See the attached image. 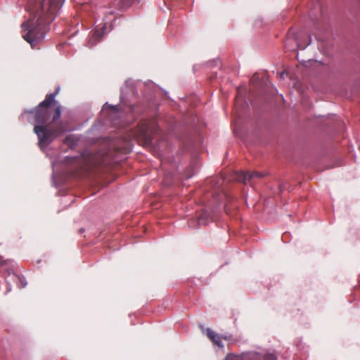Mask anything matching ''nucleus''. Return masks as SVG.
Returning <instances> with one entry per match:
<instances>
[{"label":"nucleus","mask_w":360,"mask_h":360,"mask_svg":"<svg viewBox=\"0 0 360 360\" xmlns=\"http://www.w3.org/2000/svg\"><path fill=\"white\" fill-rule=\"evenodd\" d=\"M258 79H259V76L257 74H255L252 78L250 79V82L253 84V85H257L258 84Z\"/></svg>","instance_id":"1a4fd4ad"},{"label":"nucleus","mask_w":360,"mask_h":360,"mask_svg":"<svg viewBox=\"0 0 360 360\" xmlns=\"http://www.w3.org/2000/svg\"><path fill=\"white\" fill-rule=\"evenodd\" d=\"M53 0H30L27 10L30 13L27 22L22 24V37L29 44H38L41 41L46 32V22L43 15L46 11L47 21L53 18V12L56 11Z\"/></svg>","instance_id":"f03ea898"},{"label":"nucleus","mask_w":360,"mask_h":360,"mask_svg":"<svg viewBox=\"0 0 360 360\" xmlns=\"http://www.w3.org/2000/svg\"><path fill=\"white\" fill-rule=\"evenodd\" d=\"M307 41H304L300 39L299 36H295V42L297 44V46L300 45H310L311 43V39L309 36L306 37Z\"/></svg>","instance_id":"0eeeda50"},{"label":"nucleus","mask_w":360,"mask_h":360,"mask_svg":"<svg viewBox=\"0 0 360 360\" xmlns=\"http://www.w3.org/2000/svg\"><path fill=\"white\" fill-rule=\"evenodd\" d=\"M58 91L46 96L45 99L33 110H25L21 114L22 118L25 114H30L37 124L34 131L39 139V146H46L53 139L67 131L63 122L60 120L62 106L56 101Z\"/></svg>","instance_id":"f257e3e1"},{"label":"nucleus","mask_w":360,"mask_h":360,"mask_svg":"<svg viewBox=\"0 0 360 360\" xmlns=\"http://www.w3.org/2000/svg\"><path fill=\"white\" fill-rule=\"evenodd\" d=\"M301 49H300V51H304V49L307 47V46H300Z\"/></svg>","instance_id":"2eb2a0df"},{"label":"nucleus","mask_w":360,"mask_h":360,"mask_svg":"<svg viewBox=\"0 0 360 360\" xmlns=\"http://www.w3.org/2000/svg\"><path fill=\"white\" fill-rule=\"evenodd\" d=\"M292 34H293V33L292 32V31H290L289 33H288V37H290Z\"/></svg>","instance_id":"a211bd4d"},{"label":"nucleus","mask_w":360,"mask_h":360,"mask_svg":"<svg viewBox=\"0 0 360 360\" xmlns=\"http://www.w3.org/2000/svg\"><path fill=\"white\" fill-rule=\"evenodd\" d=\"M206 335L214 345H217L219 347H224L221 337L212 329L207 328Z\"/></svg>","instance_id":"39448f33"},{"label":"nucleus","mask_w":360,"mask_h":360,"mask_svg":"<svg viewBox=\"0 0 360 360\" xmlns=\"http://www.w3.org/2000/svg\"><path fill=\"white\" fill-rule=\"evenodd\" d=\"M202 217L199 218V224H202L203 223L202 221Z\"/></svg>","instance_id":"dca6fc26"},{"label":"nucleus","mask_w":360,"mask_h":360,"mask_svg":"<svg viewBox=\"0 0 360 360\" xmlns=\"http://www.w3.org/2000/svg\"><path fill=\"white\" fill-rule=\"evenodd\" d=\"M225 211L228 214H231L229 205L226 204L224 207Z\"/></svg>","instance_id":"ddd939ff"},{"label":"nucleus","mask_w":360,"mask_h":360,"mask_svg":"<svg viewBox=\"0 0 360 360\" xmlns=\"http://www.w3.org/2000/svg\"><path fill=\"white\" fill-rule=\"evenodd\" d=\"M109 108L112 109L114 112H117L118 111L117 106L109 105Z\"/></svg>","instance_id":"9b49d317"},{"label":"nucleus","mask_w":360,"mask_h":360,"mask_svg":"<svg viewBox=\"0 0 360 360\" xmlns=\"http://www.w3.org/2000/svg\"><path fill=\"white\" fill-rule=\"evenodd\" d=\"M240 90L238 89V91H237V97H238V96H239V95H240Z\"/></svg>","instance_id":"f3484780"},{"label":"nucleus","mask_w":360,"mask_h":360,"mask_svg":"<svg viewBox=\"0 0 360 360\" xmlns=\"http://www.w3.org/2000/svg\"><path fill=\"white\" fill-rule=\"evenodd\" d=\"M117 151L122 153H128L130 151V146L128 143H126L122 147H117L115 149Z\"/></svg>","instance_id":"6e6552de"},{"label":"nucleus","mask_w":360,"mask_h":360,"mask_svg":"<svg viewBox=\"0 0 360 360\" xmlns=\"http://www.w3.org/2000/svg\"><path fill=\"white\" fill-rule=\"evenodd\" d=\"M266 360H276V357L274 354H268L265 357Z\"/></svg>","instance_id":"9d476101"},{"label":"nucleus","mask_w":360,"mask_h":360,"mask_svg":"<svg viewBox=\"0 0 360 360\" xmlns=\"http://www.w3.org/2000/svg\"><path fill=\"white\" fill-rule=\"evenodd\" d=\"M263 174L258 172H243L239 177L240 180H243L244 183L250 181L255 178H262Z\"/></svg>","instance_id":"423d86ee"},{"label":"nucleus","mask_w":360,"mask_h":360,"mask_svg":"<svg viewBox=\"0 0 360 360\" xmlns=\"http://www.w3.org/2000/svg\"><path fill=\"white\" fill-rule=\"evenodd\" d=\"M16 278H18V280H19V281L21 283V286H20V288H23V287H25L26 284H25V283H23V282H22V281L21 278H20L19 276H16Z\"/></svg>","instance_id":"f8f14e48"},{"label":"nucleus","mask_w":360,"mask_h":360,"mask_svg":"<svg viewBox=\"0 0 360 360\" xmlns=\"http://www.w3.org/2000/svg\"><path fill=\"white\" fill-rule=\"evenodd\" d=\"M105 25L101 27H96L91 34V36L89 37V43L93 44L100 42L101 39H102L105 34Z\"/></svg>","instance_id":"20e7f679"},{"label":"nucleus","mask_w":360,"mask_h":360,"mask_svg":"<svg viewBox=\"0 0 360 360\" xmlns=\"http://www.w3.org/2000/svg\"><path fill=\"white\" fill-rule=\"evenodd\" d=\"M155 130V127L152 122L146 120L142 121L138 125L136 135L139 140L143 141L144 145H149L151 143Z\"/></svg>","instance_id":"7ed1b4c3"},{"label":"nucleus","mask_w":360,"mask_h":360,"mask_svg":"<svg viewBox=\"0 0 360 360\" xmlns=\"http://www.w3.org/2000/svg\"><path fill=\"white\" fill-rule=\"evenodd\" d=\"M285 75H287V72L285 71H283V72H280L279 73L280 78H283Z\"/></svg>","instance_id":"4468645a"},{"label":"nucleus","mask_w":360,"mask_h":360,"mask_svg":"<svg viewBox=\"0 0 360 360\" xmlns=\"http://www.w3.org/2000/svg\"><path fill=\"white\" fill-rule=\"evenodd\" d=\"M297 60H300V58H299V53L297 54Z\"/></svg>","instance_id":"6ab92c4d"}]
</instances>
